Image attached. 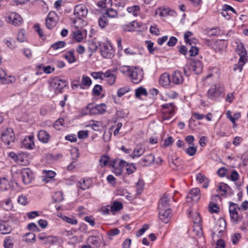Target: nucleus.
I'll return each instance as SVG.
<instances>
[{"label": "nucleus", "instance_id": "obj_4", "mask_svg": "<svg viewBox=\"0 0 248 248\" xmlns=\"http://www.w3.org/2000/svg\"><path fill=\"white\" fill-rule=\"evenodd\" d=\"M129 77L132 82L134 84H138L141 82L143 78V72L141 69L135 67L133 68Z\"/></svg>", "mask_w": 248, "mask_h": 248}, {"label": "nucleus", "instance_id": "obj_31", "mask_svg": "<svg viewBox=\"0 0 248 248\" xmlns=\"http://www.w3.org/2000/svg\"><path fill=\"white\" fill-rule=\"evenodd\" d=\"M88 242L96 247H98L100 243V239L97 237L94 236H89L88 238Z\"/></svg>", "mask_w": 248, "mask_h": 248}, {"label": "nucleus", "instance_id": "obj_24", "mask_svg": "<svg viewBox=\"0 0 248 248\" xmlns=\"http://www.w3.org/2000/svg\"><path fill=\"white\" fill-rule=\"evenodd\" d=\"M200 189L198 188H195L190 191L188 195L193 201H196L200 199Z\"/></svg>", "mask_w": 248, "mask_h": 248}, {"label": "nucleus", "instance_id": "obj_19", "mask_svg": "<svg viewBox=\"0 0 248 248\" xmlns=\"http://www.w3.org/2000/svg\"><path fill=\"white\" fill-rule=\"evenodd\" d=\"M38 140L43 143H47L50 139L49 134L45 130H40L37 134Z\"/></svg>", "mask_w": 248, "mask_h": 248}, {"label": "nucleus", "instance_id": "obj_21", "mask_svg": "<svg viewBox=\"0 0 248 248\" xmlns=\"http://www.w3.org/2000/svg\"><path fill=\"white\" fill-rule=\"evenodd\" d=\"M75 24V30L73 31V37L78 42H81L83 40V33L81 29H79Z\"/></svg>", "mask_w": 248, "mask_h": 248}, {"label": "nucleus", "instance_id": "obj_58", "mask_svg": "<svg viewBox=\"0 0 248 248\" xmlns=\"http://www.w3.org/2000/svg\"><path fill=\"white\" fill-rule=\"evenodd\" d=\"M192 35V32L189 31H187L185 32L184 35V39L186 43L187 44L191 45V40L189 39V37H191Z\"/></svg>", "mask_w": 248, "mask_h": 248}, {"label": "nucleus", "instance_id": "obj_14", "mask_svg": "<svg viewBox=\"0 0 248 248\" xmlns=\"http://www.w3.org/2000/svg\"><path fill=\"white\" fill-rule=\"evenodd\" d=\"M56 16L55 12H50L48 13L46 19V25L49 29L53 28L56 25V21L55 18Z\"/></svg>", "mask_w": 248, "mask_h": 248}, {"label": "nucleus", "instance_id": "obj_16", "mask_svg": "<svg viewBox=\"0 0 248 248\" xmlns=\"http://www.w3.org/2000/svg\"><path fill=\"white\" fill-rule=\"evenodd\" d=\"M191 67L196 74H199L202 71L203 66L200 61L195 60L191 64Z\"/></svg>", "mask_w": 248, "mask_h": 248}, {"label": "nucleus", "instance_id": "obj_20", "mask_svg": "<svg viewBox=\"0 0 248 248\" xmlns=\"http://www.w3.org/2000/svg\"><path fill=\"white\" fill-rule=\"evenodd\" d=\"M16 163L21 166H27L29 164L28 156L26 154L21 153L18 155Z\"/></svg>", "mask_w": 248, "mask_h": 248}, {"label": "nucleus", "instance_id": "obj_60", "mask_svg": "<svg viewBox=\"0 0 248 248\" xmlns=\"http://www.w3.org/2000/svg\"><path fill=\"white\" fill-rule=\"evenodd\" d=\"M173 142V138L171 137H168L167 139L164 140L163 147L166 148L170 145Z\"/></svg>", "mask_w": 248, "mask_h": 248}, {"label": "nucleus", "instance_id": "obj_52", "mask_svg": "<svg viewBox=\"0 0 248 248\" xmlns=\"http://www.w3.org/2000/svg\"><path fill=\"white\" fill-rule=\"evenodd\" d=\"M98 24L102 28H105L108 24V20L106 17L102 16L98 20Z\"/></svg>", "mask_w": 248, "mask_h": 248}, {"label": "nucleus", "instance_id": "obj_41", "mask_svg": "<svg viewBox=\"0 0 248 248\" xmlns=\"http://www.w3.org/2000/svg\"><path fill=\"white\" fill-rule=\"evenodd\" d=\"M105 73L103 72H93L91 74V76L95 79L103 80L105 76Z\"/></svg>", "mask_w": 248, "mask_h": 248}, {"label": "nucleus", "instance_id": "obj_44", "mask_svg": "<svg viewBox=\"0 0 248 248\" xmlns=\"http://www.w3.org/2000/svg\"><path fill=\"white\" fill-rule=\"evenodd\" d=\"M145 152V149L141 147H137L135 149L133 152V157L135 156H140L143 154Z\"/></svg>", "mask_w": 248, "mask_h": 248}, {"label": "nucleus", "instance_id": "obj_23", "mask_svg": "<svg viewBox=\"0 0 248 248\" xmlns=\"http://www.w3.org/2000/svg\"><path fill=\"white\" fill-rule=\"evenodd\" d=\"M138 26V23L135 21L131 22L128 24L122 26V29L124 31H134L137 27Z\"/></svg>", "mask_w": 248, "mask_h": 248}, {"label": "nucleus", "instance_id": "obj_61", "mask_svg": "<svg viewBox=\"0 0 248 248\" xmlns=\"http://www.w3.org/2000/svg\"><path fill=\"white\" fill-rule=\"evenodd\" d=\"M219 208L216 205L214 204H210L209 205V211L210 212L213 213H217L218 211Z\"/></svg>", "mask_w": 248, "mask_h": 248}, {"label": "nucleus", "instance_id": "obj_9", "mask_svg": "<svg viewBox=\"0 0 248 248\" xmlns=\"http://www.w3.org/2000/svg\"><path fill=\"white\" fill-rule=\"evenodd\" d=\"M1 140L3 142L8 146L10 145L15 140L14 134L11 128H7L1 134Z\"/></svg>", "mask_w": 248, "mask_h": 248}, {"label": "nucleus", "instance_id": "obj_34", "mask_svg": "<svg viewBox=\"0 0 248 248\" xmlns=\"http://www.w3.org/2000/svg\"><path fill=\"white\" fill-rule=\"evenodd\" d=\"M52 198L56 202H61L63 200V193L61 191H57L54 193Z\"/></svg>", "mask_w": 248, "mask_h": 248}, {"label": "nucleus", "instance_id": "obj_49", "mask_svg": "<svg viewBox=\"0 0 248 248\" xmlns=\"http://www.w3.org/2000/svg\"><path fill=\"white\" fill-rule=\"evenodd\" d=\"M109 158L108 156L104 155H102L99 159L100 166L102 167H105L107 165L108 162Z\"/></svg>", "mask_w": 248, "mask_h": 248}, {"label": "nucleus", "instance_id": "obj_26", "mask_svg": "<svg viewBox=\"0 0 248 248\" xmlns=\"http://www.w3.org/2000/svg\"><path fill=\"white\" fill-rule=\"evenodd\" d=\"M10 186V184L8 179L4 177L0 178V190H7Z\"/></svg>", "mask_w": 248, "mask_h": 248}, {"label": "nucleus", "instance_id": "obj_39", "mask_svg": "<svg viewBox=\"0 0 248 248\" xmlns=\"http://www.w3.org/2000/svg\"><path fill=\"white\" fill-rule=\"evenodd\" d=\"M140 10V6L138 5H134L131 7H129L127 8V12L129 13H132L135 16L138 15V13Z\"/></svg>", "mask_w": 248, "mask_h": 248}, {"label": "nucleus", "instance_id": "obj_37", "mask_svg": "<svg viewBox=\"0 0 248 248\" xmlns=\"http://www.w3.org/2000/svg\"><path fill=\"white\" fill-rule=\"evenodd\" d=\"M24 237V241L27 243L33 242L35 240V235L33 232L27 233Z\"/></svg>", "mask_w": 248, "mask_h": 248}, {"label": "nucleus", "instance_id": "obj_8", "mask_svg": "<svg viewBox=\"0 0 248 248\" xmlns=\"http://www.w3.org/2000/svg\"><path fill=\"white\" fill-rule=\"evenodd\" d=\"M100 46V53L102 57L106 58H111L113 57L114 50L110 44L102 43Z\"/></svg>", "mask_w": 248, "mask_h": 248}, {"label": "nucleus", "instance_id": "obj_43", "mask_svg": "<svg viewBox=\"0 0 248 248\" xmlns=\"http://www.w3.org/2000/svg\"><path fill=\"white\" fill-rule=\"evenodd\" d=\"M79 187L82 190L88 189L90 184L89 181L82 179L78 182Z\"/></svg>", "mask_w": 248, "mask_h": 248}, {"label": "nucleus", "instance_id": "obj_7", "mask_svg": "<svg viewBox=\"0 0 248 248\" xmlns=\"http://www.w3.org/2000/svg\"><path fill=\"white\" fill-rule=\"evenodd\" d=\"M238 53L240 56V58L238 64L234 65L233 70L236 71L239 69V71H241L242 69L243 66L246 62L245 56L247 55L246 51L243 46H241L240 48H238Z\"/></svg>", "mask_w": 248, "mask_h": 248}, {"label": "nucleus", "instance_id": "obj_2", "mask_svg": "<svg viewBox=\"0 0 248 248\" xmlns=\"http://www.w3.org/2000/svg\"><path fill=\"white\" fill-rule=\"evenodd\" d=\"M88 14V10L86 6L83 4H78L74 9V14L77 19L74 21L75 24L80 23L81 26H84L87 24V22L82 19L86 17Z\"/></svg>", "mask_w": 248, "mask_h": 248}, {"label": "nucleus", "instance_id": "obj_32", "mask_svg": "<svg viewBox=\"0 0 248 248\" xmlns=\"http://www.w3.org/2000/svg\"><path fill=\"white\" fill-rule=\"evenodd\" d=\"M147 92L146 90L142 87H139L135 90V96L136 98H140L141 95L146 96Z\"/></svg>", "mask_w": 248, "mask_h": 248}, {"label": "nucleus", "instance_id": "obj_62", "mask_svg": "<svg viewBox=\"0 0 248 248\" xmlns=\"http://www.w3.org/2000/svg\"><path fill=\"white\" fill-rule=\"evenodd\" d=\"M88 136V132L87 130L85 131H79L78 132V137L80 139H84L87 138Z\"/></svg>", "mask_w": 248, "mask_h": 248}, {"label": "nucleus", "instance_id": "obj_64", "mask_svg": "<svg viewBox=\"0 0 248 248\" xmlns=\"http://www.w3.org/2000/svg\"><path fill=\"white\" fill-rule=\"evenodd\" d=\"M177 42V39L174 36H171L169 41L167 43V45L169 46H173L175 45Z\"/></svg>", "mask_w": 248, "mask_h": 248}, {"label": "nucleus", "instance_id": "obj_5", "mask_svg": "<svg viewBox=\"0 0 248 248\" xmlns=\"http://www.w3.org/2000/svg\"><path fill=\"white\" fill-rule=\"evenodd\" d=\"M162 107L164 120H169L174 115L176 107L174 103H166L162 105Z\"/></svg>", "mask_w": 248, "mask_h": 248}, {"label": "nucleus", "instance_id": "obj_29", "mask_svg": "<svg viewBox=\"0 0 248 248\" xmlns=\"http://www.w3.org/2000/svg\"><path fill=\"white\" fill-rule=\"evenodd\" d=\"M3 247L4 248H13V238L10 236L6 237L3 242Z\"/></svg>", "mask_w": 248, "mask_h": 248}, {"label": "nucleus", "instance_id": "obj_59", "mask_svg": "<svg viewBox=\"0 0 248 248\" xmlns=\"http://www.w3.org/2000/svg\"><path fill=\"white\" fill-rule=\"evenodd\" d=\"M101 212L103 213L104 215H110L111 212V209L110 208V206L107 205L106 206H104L101 208Z\"/></svg>", "mask_w": 248, "mask_h": 248}, {"label": "nucleus", "instance_id": "obj_17", "mask_svg": "<svg viewBox=\"0 0 248 248\" xmlns=\"http://www.w3.org/2000/svg\"><path fill=\"white\" fill-rule=\"evenodd\" d=\"M66 81L62 79H54L51 82V86H53L58 91H61L66 86Z\"/></svg>", "mask_w": 248, "mask_h": 248}, {"label": "nucleus", "instance_id": "obj_18", "mask_svg": "<svg viewBox=\"0 0 248 248\" xmlns=\"http://www.w3.org/2000/svg\"><path fill=\"white\" fill-rule=\"evenodd\" d=\"M159 84L164 87H168L170 83V80L169 75L165 73L161 75L159 78Z\"/></svg>", "mask_w": 248, "mask_h": 248}, {"label": "nucleus", "instance_id": "obj_45", "mask_svg": "<svg viewBox=\"0 0 248 248\" xmlns=\"http://www.w3.org/2000/svg\"><path fill=\"white\" fill-rule=\"evenodd\" d=\"M181 160L178 158H172L171 162L170 164V167L173 169H175L181 165Z\"/></svg>", "mask_w": 248, "mask_h": 248}, {"label": "nucleus", "instance_id": "obj_57", "mask_svg": "<svg viewBox=\"0 0 248 248\" xmlns=\"http://www.w3.org/2000/svg\"><path fill=\"white\" fill-rule=\"evenodd\" d=\"M149 226L147 224H144L142 227L139 230L136 234L137 237H140L142 235V234L148 229Z\"/></svg>", "mask_w": 248, "mask_h": 248}, {"label": "nucleus", "instance_id": "obj_47", "mask_svg": "<svg viewBox=\"0 0 248 248\" xmlns=\"http://www.w3.org/2000/svg\"><path fill=\"white\" fill-rule=\"evenodd\" d=\"M133 67H130L129 66L123 65L120 68V72L123 74H127L130 75Z\"/></svg>", "mask_w": 248, "mask_h": 248}, {"label": "nucleus", "instance_id": "obj_40", "mask_svg": "<svg viewBox=\"0 0 248 248\" xmlns=\"http://www.w3.org/2000/svg\"><path fill=\"white\" fill-rule=\"evenodd\" d=\"M130 90V89L128 87H124L120 88L117 91V95L119 97H121L125 93L129 92Z\"/></svg>", "mask_w": 248, "mask_h": 248}, {"label": "nucleus", "instance_id": "obj_46", "mask_svg": "<svg viewBox=\"0 0 248 248\" xmlns=\"http://www.w3.org/2000/svg\"><path fill=\"white\" fill-rule=\"evenodd\" d=\"M103 90L102 87L101 85L96 84L93 89V94L95 96H99Z\"/></svg>", "mask_w": 248, "mask_h": 248}, {"label": "nucleus", "instance_id": "obj_13", "mask_svg": "<svg viewBox=\"0 0 248 248\" xmlns=\"http://www.w3.org/2000/svg\"><path fill=\"white\" fill-rule=\"evenodd\" d=\"M33 136L26 137L21 142V147L27 149H31L34 146Z\"/></svg>", "mask_w": 248, "mask_h": 248}, {"label": "nucleus", "instance_id": "obj_10", "mask_svg": "<svg viewBox=\"0 0 248 248\" xmlns=\"http://www.w3.org/2000/svg\"><path fill=\"white\" fill-rule=\"evenodd\" d=\"M7 22L15 26H19L22 24L23 19L19 14L12 12L7 18Z\"/></svg>", "mask_w": 248, "mask_h": 248}, {"label": "nucleus", "instance_id": "obj_56", "mask_svg": "<svg viewBox=\"0 0 248 248\" xmlns=\"http://www.w3.org/2000/svg\"><path fill=\"white\" fill-rule=\"evenodd\" d=\"M3 206L6 210H11L13 207L11 200L10 199H6L4 202Z\"/></svg>", "mask_w": 248, "mask_h": 248}, {"label": "nucleus", "instance_id": "obj_36", "mask_svg": "<svg viewBox=\"0 0 248 248\" xmlns=\"http://www.w3.org/2000/svg\"><path fill=\"white\" fill-rule=\"evenodd\" d=\"M66 45V43L64 41H58L51 46V48L53 50H57L59 48H63Z\"/></svg>", "mask_w": 248, "mask_h": 248}, {"label": "nucleus", "instance_id": "obj_3", "mask_svg": "<svg viewBox=\"0 0 248 248\" xmlns=\"http://www.w3.org/2000/svg\"><path fill=\"white\" fill-rule=\"evenodd\" d=\"M226 228V221L225 218H218L216 221L212 233V238L215 239L221 237L224 233Z\"/></svg>", "mask_w": 248, "mask_h": 248}, {"label": "nucleus", "instance_id": "obj_50", "mask_svg": "<svg viewBox=\"0 0 248 248\" xmlns=\"http://www.w3.org/2000/svg\"><path fill=\"white\" fill-rule=\"evenodd\" d=\"M137 170L134 164L132 163L130 165H128L126 169V172L127 174L130 175L134 173Z\"/></svg>", "mask_w": 248, "mask_h": 248}, {"label": "nucleus", "instance_id": "obj_27", "mask_svg": "<svg viewBox=\"0 0 248 248\" xmlns=\"http://www.w3.org/2000/svg\"><path fill=\"white\" fill-rule=\"evenodd\" d=\"M155 156L153 155L150 154L146 155L143 159L142 162L144 163L143 165L148 166L155 161Z\"/></svg>", "mask_w": 248, "mask_h": 248}, {"label": "nucleus", "instance_id": "obj_12", "mask_svg": "<svg viewBox=\"0 0 248 248\" xmlns=\"http://www.w3.org/2000/svg\"><path fill=\"white\" fill-rule=\"evenodd\" d=\"M21 175L23 182L25 184H29L31 182L33 174L31 169L29 168L24 169L21 171Z\"/></svg>", "mask_w": 248, "mask_h": 248}, {"label": "nucleus", "instance_id": "obj_42", "mask_svg": "<svg viewBox=\"0 0 248 248\" xmlns=\"http://www.w3.org/2000/svg\"><path fill=\"white\" fill-rule=\"evenodd\" d=\"M92 81L91 78L86 76H83L81 79L82 86L89 87L92 84Z\"/></svg>", "mask_w": 248, "mask_h": 248}, {"label": "nucleus", "instance_id": "obj_63", "mask_svg": "<svg viewBox=\"0 0 248 248\" xmlns=\"http://www.w3.org/2000/svg\"><path fill=\"white\" fill-rule=\"evenodd\" d=\"M120 232V231L117 228L112 229L109 230L107 232V234L110 236H113L118 234Z\"/></svg>", "mask_w": 248, "mask_h": 248}, {"label": "nucleus", "instance_id": "obj_51", "mask_svg": "<svg viewBox=\"0 0 248 248\" xmlns=\"http://www.w3.org/2000/svg\"><path fill=\"white\" fill-rule=\"evenodd\" d=\"M186 153L190 156L195 155L197 152V147H194L190 145L189 147L186 150Z\"/></svg>", "mask_w": 248, "mask_h": 248}, {"label": "nucleus", "instance_id": "obj_6", "mask_svg": "<svg viewBox=\"0 0 248 248\" xmlns=\"http://www.w3.org/2000/svg\"><path fill=\"white\" fill-rule=\"evenodd\" d=\"M223 89L220 84H216L212 86L207 93L208 97L212 99L218 97L223 92Z\"/></svg>", "mask_w": 248, "mask_h": 248}, {"label": "nucleus", "instance_id": "obj_53", "mask_svg": "<svg viewBox=\"0 0 248 248\" xmlns=\"http://www.w3.org/2000/svg\"><path fill=\"white\" fill-rule=\"evenodd\" d=\"M17 202L19 204L23 205H25L28 203L27 197L23 195H20L18 198Z\"/></svg>", "mask_w": 248, "mask_h": 248}, {"label": "nucleus", "instance_id": "obj_30", "mask_svg": "<svg viewBox=\"0 0 248 248\" xmlns=\"http://www.w3.org/2000/svg\"><path fill=\"white\" fill-rule=\"evenodd\" d=\"M202 218H195L194 220V229L198 232H202V225L201 224V222L202 220Z\"/></svg>", "mask_w": 248, "mask_h": 248}, {"label": "nucleus", "instance_id": "obj_48", "mask_svg": "<svg viewBox=\"0 0 248 248\" xmlns=\"http://www.w3.org/2000/svg\"><path fill=\"white\" fill-rule=\"evenodd\" d=\"M42 68L43 69V71L45 73L47 74H50L52 71H54L55 70L54 68H52L50 66H49V65L45 66L43 65V64H41V65H38L37 66V68H38L39 69Z\"/></svg>", "mask_w": 248, "mask_h": 248}, {"label": "nucleus", "instance_id": "obj_33", "mask_svg": "<svg viewBox=\"0 0 248 248\" xmlns=\"http://www.w3.org/2000/svg\"><path fill=\"white\" fill-rule=\"evenodd\" d=\"M64 58L68 61L69 63H73L76 61L74 53L73 51H69L67 52Z\"/></svg>", "mask_w": 248, "mask_h": 248}, {"label": "nucleus", "instance_id": "obj_28", "mask_svg": "<svg viewBox=\"0 0 248 248\" xmlns=\"http://www.w3.org/2000/svg\"><path fill=\"white\" fill-rule=\"evenodd\" d=\"M112 215H114V212H117L122 209L123 204L121 202H114L110 205Z\"/></svg>", "mask_w": 248, "mask_h": 248}, {"label": "nucleus", "instance_id": "obj_54", "mask_svg": "<svg viewBox=\"0 0 248 248\" xmlns=\"http://www.w3.org/2000/svg\"><path fill=\"white\" fill-rule=\"evenodd\" d=\"M106 14L108 17L114 18L117 16V12L113 9L110 8L107 10Z\"/></svg>", "mask_w": 248, "mask_h": 248}, {"label": "nucleus", "instance_id": "obj_15", "mask_svg": "<svg viewBox=\"0 0 248 248\" xmlns=\"http://www.w3.org/2000/svg\"><path fill=\"white\" fill-rule=\"evenodd\" d=\"M172 82L176 84H182L184 81L183 73L180 71H175L172 75Z\"/></svg>", "mask_w": 248, "mask_h": 248}, {"label": "nucleus", "instance_id": "obj_38", "mask_svg": "<svg viewBox=\"0 0 248 248\" xmlns=\"http://www.w3.org/2000/svg\"><path fill=\"white\" fill-rule=\"evenodd\" d=\"M11 229L8 225L5 224L0 223V233L7 234L10 232Z\"/></svg>", "mask_w": 248, "mask_h": 248}, {"label": "nucleus", "instance_id": "obj_55", "mask_svg": "<svg viewBox=\"0 0 248 248\" xmlns=\"http://www.w3.org/2000/svg\"><path fill=\"white\" fill-rule=\"evenodd\" d=\"M17 40L20 42H23L26 40V36L24 30L20 31L17 34Z\"/></svg>", "mask_w": 248, "mask_h": 248}, {"label": "nucleus", "instance_id": "obj_22", "mask_svg": "<svg viewBox=\"0 0 248 248\" xmlns=\"http://www.w3.org/2000/svg\"><path fill=\"white\" fill-rule=\"evenodd\" d=\"M104 78H107V81L109 85H113L116 80V76L115 75L111 73L110 70L107 71L105 73Z\"/></svg>", "mask_w": 248, "mask_h": 248}, {"label": "nucleus", "instance_id": "obj_35", "mask_svg": "<svg viewBox=\"0 0 248 248\" xmlns=\"http://www.w3.org/2000/svg\"><path fill=\"white\" fill-rule=\"evenodd\" d=\"M144 182L142 179H140L136 184V191L137 194H140L143 191Z\"/></svg>", "mask_w": 248, "mask_h": 248}, {"label": "nucleus", "instance_id": "obj_1", "mask_svg": "<svg viewBox=\"0 0 248 248\" xmlns=\"http://www.w3.org/2000/svg\"><path fill=\"white\" fill-rule=\"evenodd\" d=\"M173 199L172 196H170L166 193H164L160 198L158 205V210L159 216L163 217H172L174 215L171 209L169 207L170 199Z\"/></svg>", "mask_w": 248, "mask_h": 248}, {"label": "nucleus", "instance_id": "obj_25", "mask_svg": "<svg viewBox=\"0 0 248 248\" xmlns=\"http://www.w3.org/2000/svg\"><path fill=\"white\" fill-rule=\"evenodd\" d=\"M229 205V212L231 216L237 215V209L240 210V207H239L237 204L234 203L232 202H230Z\"/></svg>", "mask_w": 248, "mask_h": 248}, {"label": "nucleus", "instance_id": "obj_11", "mask_svg": "<svg viewBox=\"0 0 248 248\" xmlns=\"http://www.w3.org/2000/svg\"><path fill=\"white\" fill-rule=\"evenodd\" d=\"M87 108L90 109L91 113L102 114L106 112L107 106L104 103L95 105L94 107L92 104H89Z\"/></svg>", "mask_w": 248, "mask_h": 248}]
</instances>
